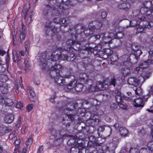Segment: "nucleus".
<instances>
[{
    "instance_id": "72a5a7b5",
    "label": "nucleus",
    "mask_w": 153,
    "mask_h": 153,
    "mask_svg": "<svg viewBox=\"0 0 153 153\" xmlns=\"http://www.w3.org/2000/svg\"><path fill=\"white\" fill-rule=\"evenodd\" d=\"M150 151L146 148H142L140 150V153H150Z\"/></svg>"
},
{
    "instance_id": "09e8293b",
    "label": "nucleus",
    "mask_w": 153,
    "mask_h": 153,
    "mask_svg": "<svg viewBox=\"0 0 153 153\" xmlns=\"http://www.w3.org/2000/svg\"><path fill=\"white\" fill-rule=\"evenodd\" d=\"M21 123V119L20 117H19L17 120V122L16 123V126L17 127H19L20 126Z\"/></svg>"
},
{
    "instance_id": "052dcab7",
    "label": "nucleus",
    "mask_w": 153,
    "mask_h": 153,
    "mask_svg": "<svg viewBox=\"0 0 153 153\" xmlns=\"http://www.w3.org/2000/svg\"><path fill=\"white\" fill-rule=\"evenodd\" d=\"M67 117L70 118V120H72L74 119V117L73 115L71 114H67Z\"/></svg>"
},
{
    "instance_id": "864d4df0",
    "label": "nucleus",
    "mask_w": 153,
    "mask_h": 153,
    "mask_svg": "<svg viewBox=\"0 0 153 153\" xmlns=\"http://www.w3.org/2000/svg\"><path fill=\"white\" fill-rule=\"evenodd\" d=\"M28 59L26 58L25 60L24 64L27 68L30 66L29 64L28 63Z\"/></svg>"
},
{
    "instance_id": "1a4fd4ad",
    "label": "nucleus",
    "mask_w": 153,
    "mask_h": 153,
    "mask_svg": "<svg viewBox=\"0 0 153 153\" xmlns=\"http://www.w3.org/2000/svg\"><path fill=\"white\" fill-rule=\"evenodd\" d=\"M76 82L74 81L71 82L67 85V88L69 89H71L73 88L76 91L79 92L82 90L83 88V85L81 84H77L76 85Z\"/></svg>"
},
{
    "instance_id": "49530a36",
    "label": "nucleus",
    "mask_w": 153,
    "mask_h": 153,
    "mask_svg": "<svg viewBox=\"0 0 153 153\" xmlns=\"http://www.w3.org/2000/svg\"><path fill=\"white\" fill-rule=\"evenodd\" d=\"M117 107V105L114 103L112 104L110 106V108L111 110H115Z\"/></svg>"
},
{
    "instance_id": "c85d7f7f",
    "label": "nucleus",
    "mask_w": 153,
    "mask_h": 153,
    "mask_svg": "<svg viewBox=\"0 0 153 153\" xmlns=\"http://www.w3.org/2000/svg\"><path fill=\"white\" fill-rule=\"evenodd\" d=\"M130 153H140V150L138 149L134 146H132L130 148Z\"/></svg>"
},
{
    "instance_id": "4d7b16f0",
    "label": "nucleus",
    "mask_w": 153,
    "mask_h": 153,
    "mask_svg": "<svg viewBox=\"0 0 153 153\" xmlns=\"http://www.w3.org/2000/svg\"><path fill=\"white\" fill-rule=\"evenodd\" d=\"M150 124L152 125V129L151 131V135L152 137V139H153V121H152Z\"/></svg>"
},
{
    "instance_id": "423d86ee",
    "label": "nucleus",
    "mask_w": 153,
    "mask_h": 153,
    "mask_svg": "<svg viewBox=\"0 0 153 153\" xmlns=\"http://www.w3.org/2000/svg\"><path fill=\"white\" fill-rule=\"evenodd\" d=\"M116 85V80L114 79H111L109 81V83H107L106 79H105L104 83L101 82H99L97 83L96 86V89H97V90H104L105 89V88L104 87L105 86L107 85V86L113 85L115 87V85Z\"/></svg>"
},
{
    "instance_id": "dca6fc26",
    "label": "nucleus",
    "mask_w": 153,
    "mask_h": 153,
    "mask_svg": "<svg viewBox=\"0 0 153 153\" xmlns=\"http://www.w3.org/2000/svg\"><path fill=\"white\" fill-rule=\"evenodd\" d=\"M14 119V116L12 114H7L4 118L5 122L7 123H9L12 122Z\"/></svg>"
},
{
    "instance_id": "79ce46f5",
    "label": "nucleus",
    "mask_w": 153,
    "mask_h": 153,
    "mask_svg": "<svg viewBox=\"0 0 153 153\" xmlns=\"http://www.w3.org/2000/svg\"><path fill=\"white\" fill-rule=\"evenodd\" d=\"M33 105L32 104H29L27 107V109L28 111L30 112L33 108Z\"/></svg>"
},
{
    "instance_id": "20e7f679",
    "label": "nucleus",
    "mask_w": 153,
    "mask_h": 153,
    "mask_svg": "<svg viewBox=\"0 0 153 153\" xmlns=\"http://www.w3.org/2000/svg\"><path fill=\"white\" fill-rule=\"evenodd\" d=\"M144 81V79L142 76L139 78L137 79L134 77L129 78L128 80V83L130 85H133L135 87L139 86V87L135 90V92L136 94L140 95L141 94L142 90L140 87Z\"/></svg>"
},
{
    "instance_id": "6ab92c4d",
    "label": "nucleus",
    "mask_w": 153,
    "mask_h": 153,
    "mask_svg": "<svg viewBox=\"0 0 153 153\" xmlns=\"http://www.w3.org/2000/svg\"><path fill=\"white\" fill-rule=\"evenodd\" d=\"M0 90L3 94L7 93L8 92V85L6 83L0 85Z\"/></svg>"
},
{
    "instance_id": "4468645a",
    "label": "nucleus",
    "mask_w": 153,
    "mask_h": 153,
    "mask_svg": "<svg viewBox=\"0 0 153 153\" xmlns=\"http://www.w3.org/2000/svg\"><path fill=\"white\" fill-rule=\"evenodd\" d=\"M149 58L151 59H149L148 60L145 61H142L140 63V67L141 68H144L147 67V65H149L152 63L153 59H152L150 58Z\"/></svg>"
},
{
    "instance_id": "473e14b6",
    "label": "nucleus",
    "mask_w": 153,
    "mask_h": 153,
    "mask_svg": "<svg viewBox=\"0 0 153 153\" xmlns=\"http://www.w3.org/2000/svg\"><path fill=\"white\" fill-rule=\"evenodd\" d=\"M78 29L76 31V33H77L78 35L82 33L81 32V30H83L85 28H86L85 26H83L81 27L79 25H78Z\"/></svg>"
},
{
    "instance_id": "603ef678",
    "label": "nucleus",
    "mask_w": 153,
    "mask_h": 153,
    "mask_svg": "<svg viewBox=\"0 0 153 153\" xmlns=\"http://www.w3.org/2000/svg\"><path fill=\"white\" fill-rule=\"evenodd\" d=\"M70 61H73L74 59H75L76 56L73 53H71L70 54Z\"/></svg>"
},
{
    "instance_id": "0eeeda50",
    "label": "nucleus",
    "mask_w": 153,
    "mask_h": 153,
    "mask_svg": "<svg viewBox=\"0 0 153 153\" xmlns=\"http://www.w3.org/2000/svg\"><path fill=\"white\" fill-rule=\"evenodd\" d=\"M51 22L48 20L46 23V27H48L46 30V33L48 35H50L52 36L56 34L57 32V28L56 27L51 26Z\"/></svg>"
},
{
    "instance_id": "393cba45",
    "label": "nucleus",
    "mask_w": 153,
    "mask_h": 153,
    "mask_svg": "<svg viewBox=\"0 0 153 153\" xmlns=\"http://www.w3.org/2000/svg\"><path fill=\"white\" fill-rule=\"evenodd\" d=\"M30 7V4L29 2L27 3L23 7L22 12L25 13V16H26V14L27 12Z\"/></svg>"
},
{
    "instance_id": "7c9ffc66",
    "label": "nucleus",
    "mask_w": 153,
    "mask_h": 153,
    "mask_svg": "<svg viewBox=\"0 0 153 153\" xmlns=\"http://www.w3.org/2000/svg\"><path fill=\"white\" fill-rule=\"evenodd\" d=\"M26 35V32L24 31H22L20 35V37L21 39V43H22L23 40H24Z\"/></svg>"
},
{
    "instance_id": "4be33fe9",
    "label": "nucleus",
    "mask_w": 153,
    "mask_h": 153,
    "mask_svg": "<svg viewBox=\"0 0 153 153\" xmlns=\"http://www.w3.org/2000/svg\"><path fill=\"white\" fill-rule=\"evenodd\" d=\"M107 35L105 34L102 33L101 34V37L102 39V43L105 44L109 43L111 41V39L108 37Z\"/></svg>"
},
{
    "instance_id": "ea45409f",
    "label": "nucleus",
    "mask_w": 153,
    "mask_h": 153,
    "mask_svg": "<svg viewBox=\"0 0 153 153\" xmlns=\"http://www.w3.org/2000/svg\"><path fill=\"white\" fill-rule=\"evenodd\" d=\"M20 143V140L19 137H16V140L15 141V146H18L19 147V145Z\"/></svg>"
},
{
    "instance_id": "a18cd8bd",
    "label": "nucleus",
    "mask_w": 153,
    "mask_h": 153,
    "mask_svg": "<svg viewBox=\"0 0 153 153\" xmlns=\"http://www.w3.org/2000/svg\"><path fill=\"white\" fill-rule=\"evenodd\" d=\"M51 133L54 137H57V134H59V132L54 129H53L51 131Z\"/></svg>"
},
{
    "instance_id": "5701e85b",
    "label": "nucleus",
    "mask_w": 153,
    "mask_h": 153,
    "mask_svg": "<svg viewBox=\"0 0 153 153\" xmlns=\"http://www.w3.org/2000/svg\"><path fill=\"white\" fill-rule=\"evenodd\" d=\"M91 23H90L89 24V29H85L83 33V34H85L86 36H89L92 33L93 29L92 28Z\"/></svg>"
},
{
    "instance_id": "37998d69",
    "label": "nucleus",
    "mask_w": 153,
    "mask_h": 153,
    "mask_svg": "<svg viewBox=\"0 0 153 153\" xmlns=\"http://www.w3.org/2000/svg\"><path fill=\"white\" fill-rule=\"evenodd\" d=\"M16 107L19 108H21L23 107V105L22 102L21 101H19L17 102L16 105Z\"/></svg>"
},
{
    "instance_id": "f257e3e1",
    "label": "nucleus",
    "mask_w": 153,
    "mask_h": 153,
    "mask_svg": "<svg viewBox=\"0 0 153 153\" xmlns=\"http://www.w3.org/2000/svg\"><path fill=\"white\" fill-rule=\"evenodd\" d=\"M149 9L145 7L142 8L140 12L139 10L133 11V16L134 19L129 21L130 25L131 26H136L137 27V33H139L143 31L144 28H149L153 26V22H149L145 21L143 23V25L141 26L139 25L140 22L145 19V17L142 16V14L144 15H148L149 14H148Z\"/></svg>"
},
{
    "instance_id": "a878e982",
    "label": "nucleus",
    "mask_w": 153,
    "mask_h": 153,
    "mask_svg": "<svg viewBox=\"0 0 153 153\" xmlns=\"http://www.w3.org/2000/svg\"><path fill=\"white\" fill-rule=\"evenodd\" d=\"M142 53V51L139 49L138 50L134 52V55L135 56V58L136 60V63L137 62L138 59L139 58V56L140 55H141Z\"/></svg>"
},
{
    "instance_id": "774afa93",
    "label": "nucleus",
    "mask_w": 153,
    "mask_h": 153,
    "mask_svg": "<svg viewBox=\"0 0 153 153\" xmlns=\"http://www.w3.org/2000/svg\"><path fill=\"white\" fill-rule=\"evenodd\" d=\"M119 126V124L118 123H115L113 126V127L115 129H117L118 128Z\"/></svg>"
},
{
    "instance_id": "c9c22d12",
    "label": "nucleus",
    "mask_w": 153,
    "mask_h": 153,
    "mask_svg": "<svg viewBox=\"0 0 153 153\" xmlns=\"http://www.w3.org/2000/svg\"><path fill=\"white\" fill-rule=\"evenodd\" d=\"M116 39H120L124 36L123 33L122 32H119L116 33Z\"/></svg>"
},
{
    "instance_id": "6e6552de",
    "label": "nucleus",
    "mask_w": 153,
    "mask_h": 153,
    "mask_svg": "<svg viewBox=\"0 0 153 153\" xmlns=\"http://www.w3.org/2000/svg\"><path fill=\"white\" fill-rule=\"evenodd\" d=\"M80 139L76 136H71L67 142L68 144L72 147H76L80 144V143L78 142Z\"/></svg>"
},
{
    "instance_id": "cd10ccee",
    "label": "nucleus",
    "mask_w": 153,
    "mask_h": 153,
    "mask_svg": "<svg viewBox=\"0 0 153 153\" xmlns=\"http://www.w3.org/2000/svg\"><path fill=\"white\" fill-rule=\"evenodd\" d=\"M33 143L32 137L31 135L28 138L26 142V145L27 147H30Z\"/></svg>"
},
{
    "instance_id": "c756f323",
    "label": "nucleus",
    "mask_w": 153,
    "mask_h": 153,
    "mask_svg": "<svg viewBox=\"0 0 153 153\" xmlns=\"http://www.w3.org/2000/svg\"><path fill=\"white\" fill-rule=\"evenodd\" d=\"M82 51H90L91 52H93L94 50H96V47L94 48L89 47H86L82 48Z\"/></svg>"
},
{
    "instance_id": "f03ea898",
    "label": "nucleus",
    "mask_w": 153,
    "mask_h": 153,
    "mask_svg": "<svg viewBox=\"0 0 153 153\" xmlns=\"http://www.w3.org/2000/svg\"><path fill=\"white\" fill-rule=\"evenodd\" d=\"M51 67L50 70V74L54 78L55 83L59 86L66 85L65 80L59 74V72L62 66L60 65H55L49 66Z\"/></svg>"
},
{
    "instance_id": "f704fd0d",
    "label": "nucleus",
    "mask_w": 153,
    "mask_h": 153,
    "mask_svg": "<svg viewBox=\"0 0 153 153\" xmlns=\"http://www.w3.org/2000/svg\"><path fill=\"white\" fill-rule=\"evenodd\" d=\"M132 49L134 51V52L139 50V47L136 44H133L131 45Z\"/></svg>"
},
{
    "instance_id": "a211bd4d",
    "label": "nucleus",
    "mask_w": 153,
    "mask_h": 153,
    "mask_svg": "<svg viewBox=\"0 0 153 153\" xmlns=\"http://www.w3.org/2000/svg\"><path fill=\"white\" fill-rule=\"evenodd\" d=\"M1 105L0 106H1L2 105H4L5 106H10L13 105V102L12 100L11 99H7L4 100L3 99V100L2 102H1Z\"/></svg>"
},
{
    "instance_id": "e433bc0d",
    "label": "nucleus",
    "mask_w": 153,
    "mask_h": 153,
    "mask_svg": "<svg viewBox=\"0 0 153 153\" xmlns=\"http://www.w3.org/2000/svg\"><path fill=\"white\" fill-rule=\"evenodd\" d=\"M111 60L113 62H116L118 58L116 55L113 54L110 57Z\"/></svg>"
},
{
    "instance_id": "2eb2a0df",
    "label": "nucleus",
    "mask_w": 153,
    "mask_h": 153,
    "mask_svg": "<svg viewBox=\"0 0 153 153\" xmlns=\"http://www.w3.org/2000/svg\"><path fill=\"white\" fill-rule=\"evenodd\" d=\"M134 106L136 107H143V106L144 103L143 99L141 98H139L134 101Z\"/></svg>"
},
{
    "instance_id": "7ed1b4c3",
    "label": "nucleus",
    "mask_w": 153,
    "mask_h": 153,
    "mask_svg": "<svg viewBox=\"0 0 153 153\" xmlns=\"http://www.w3.org/2000/svg\"><path fill=\"white\" fill-rule=\"evenodd\" d=\"M55 52H53L52 53L50 59H49L48 61L46 62L45 61L44 63H43V61H41L42 65L43 66V69H45V67L48 66H51V65L54 66L55 65H59L56 64V62L58 60H64L65 61H68V56L64 54H61L60 53H57L55 54ZM44 62V61H43Z\"/></svg>"
},
{
    "instance_id": "9b49d317",
    "label": "nucleus",
    "mask_w": 153,
    "mask_h": 153,
    "mask_svg": "<svg viewBox=\"0 0 153 153\" xmlns=\"http://www.w3.org/2000/svg\"><path fill=\"white\" fill-rule=\"evenodd\" d=\"M77 79L85 84H87L89 83H91L92 82L91 80L88 79V76L85 74H80Z\"/></svg>"
},
{
    "instance_id": "b1692460",
    "label": "nucleus",
    "mask_w": 153,
    "mask_h": 153,
    "mask_svg": "<svg viewBox=\"0 0 153 153\" xmlns=\"http://www.w3.org/2000/svg\"><path fill=\"white\" fill-rule=\"evenodd\" d=\"M66 43L67 44L69 45L70 47H71L72 45L74 46L78 44L79 46L78 47L79 48L80 42H79L73 41L71 40H70L67 41Z\"/></svg>"
},
{
    "instance_id": "bb28decb",
    "label": "nucleus",
    "mask_w": 153,
    "mask_h": 153,
    "mask_svg": "<svg viewBox=\"0 0 153 153\" xmlns=\"http://www.w3.org/2000/svg\"><path fill=\"white\" fill-rule=\"evenodd\" d=\"M115 92L116 93L115 98L117 101L118 102H120L121 101L122 98L121 93L117 90L115 91Z\"/></svg>"
},
{
    "instance_id": "aec40b11",
    "label": "nucleus",
    "mask_w": 153,
    "mask_h": 153,
    "mask_svg": "<svg viewBox=\"0 0 153 153\" xmlns=\"http://www.w3.org/2000/svg\"><path fill=\"white\" fill-rule=\"evenodd\" d=\"M119 132L122 136H126L128 134V130L123 127H120L119 128Z\"/></svg>"
},
{
    "instance_id": "39448f33",
    "label": "nucleus",
    "mask_w": 153,
    "mask_h": 153,
    "mask_svg": "<svg viewBox=\"0 0 153 153\" xmlns=\"http://www.w3.org/2000/svg\"><path fill=\"white\" fill-rule=\"evenodd\" d=\"M122 58L125 59V61L123 63L124 66V73L126 75L128 74L131 70L132 69V64L130 62V59L129 58V56L126 54L123 56Z\"/></svg>"
},
{
    "instance_id": "ddd939ff",
    "label": "nucleus",
    "mask_w": 153,
    "mask_h": 153,
    "mask_svg": "<svg viewBox=\"0 0 153 153\" xmlns=\"http://www.w3.org/2000/svg\"><path fill=\"white\" fill-rule=\"evenodd\" d=\"M51 10L52 9L48 7H46V8L44 10L43 13L45 18L49 19L52 17V16L50 14Z\"/></svg>"
},
{
    "instance_id": "bf43d9fd",
    "label": "nucleus",
    "mask_w": 153,
    "mask_h": 153,
    "mask_svg": "<svg viewBox=\"0 0 153 153\" xmlns=\"http://www.w3.org/2000/svg\"><path fill=\"white\" fill-rule=\"evenodd\" d=\"M55 97L54 96H52L50 99V101L53 103H54L55 102L54 101V99Z\"/></svg>"
},
{
    "instance_id": "680f3d73",
    "label": "nucleus",
    "mask_w": 153,
    "mask_h": 153,
    "mask_svg": "<svg viewBox=\"0 0 153 153\" xmlns=\"http://www.w3.org/2000/svg\"><path fill=\"white\" fill-rule=\"evenodd\" d=\"M59 19L58 18H55L53 19V22L56 23H59Z\"/></svg>"
},
{
    "instance_id": "9d476101",
    "label": "nucleus",
    "mask_w": 153,
    "mask_h": 153,
    "mask_svg": "<svg viewBox=\"0 0 153 153\" xmlns=\"http://www.w3.org/2000/svg\"><path fill=\"white\" fill-rule=\"evenodd\" d=\"M117 7L119 9L128 10L130 8V5L126 1H121L117 3Z\"/></svg>"
},
{
    "instance_id": "338daca9",
    "label": "nucleus",
    "mask_w": 153,
    "mask_h": 153,
    "mask_svg": "<svg viewBox=\"0 0 153 153\" xmlns=\"http://www.w3.org/2000/svg\"><path fill=\"white\" fill-rule=\"evenodd\" d=\"M6 53V52L3 50H0V55L3 56Z\"/></svg>"
},
{
    "instance_id": "4c0bfd02",
    "label": "nucleus",
    "mask_w": 153,
    "mask_h": 153,
    "mask_svg": "<svg viewBox=\"0 0 153 153\" xmlns=\"http://www.w3.org/2000/svg\"><path fill=\"white\" fill-rule=\"evenodd\" d=\"M107 36H108V37L111 39V40L113 39H116V34H114L113 33H109V35H107Z\"/></svg>"
},
{
    "instance_id": "5fc2aeb1",
    "label": "nucleus",
    "mask_w": 153,
    "mask_h": 153,
    "mask_svg": "<svg viewBox=\"0 0 153 153\" xmlns=\"http://www.w3.org/2000/svg\"><path fill=\"white\" fill-rule=\"evenodd\" d=\"M70 111H71L70 109H69V108H66L64 110V113L65 114L67 115Z\"/></svg>"
},
{
    "instance_id": "c03bdc74",
    "label": "nucleus",
    "mask_w": 153,
    "mask_h": 153,
    "mask_svg": "<svg viewBox=\"0 0 153 153\" xmlns=\"http://www.w3.org/2000/svg\"><path fill=\"white\" fill-rule=\"evenodd\" d=\"M19 149L20 147H19L18 146H15V148L13 150V153H20Z\"/></svg>"
},
{
    "instance_id": "f3484780",
    "label": "nucleus",
    "mask_w": 153,
    "mask_h": 153,
    "mask_svg": "<svg viewBox=\"0 0 153 153\" xmlns=\"http://www.w3.org/2000/svg\"><path fill=\"white\" fill-rule=\"evenodd\" d=\"M91 23L92 24V28L93 30L95 29H99L102 25V23L99 21H94Z\"/></svg>"
},
{
    "instance_id": "69168bd1",
    "label": "nucleus",
    "mask_w": 153,
    "mask_h": 153,
    "mask_svg": "<svg viewBox=\"0 0 153 153\" xmlns=\"http://www.w3.org/2000/svg\"><path fill=\"white\" fill-rule=\"evenodd\" d=\"M34 14V13L33 12H31L30 15V16L28 18V19L30 22L31 21V15H33Z\"/></svg>"
},
{
    "instance_id": "3c124183",
    "label": "nucleus",
    "mask_w": 153,
    "mask_h": 153,
    "mask_svg": "<svg viewBox=\"0 0 153 153\" xmlns=\"http://www.w3.org/2000/svg\"><path fill=\"white\" fill-rule=\"evenodd\" d=\"M101 37V35H96L94 36H92L91 37V39H95V40L99 39L100 37Z\"/></svg>"
},
{
    "instance_id": "6e6d98bb",
    "label": "nucleus",
    "mask_w": 153,
    "mask_h": 153,
    "mask_svg": "<svg viewBox=\"0 0 153 153\" xmlns=\"http://www.w3.org/2000/svg\"><path fill=\"white\" fill-rule=\"evenodd\" d=\"M149 58H150L152 59H153V51H150L149 52Z\"/></svg>"
},
{
    "instance_id": "2f4dec72",
    "label": "nucleus",
    "mask_w": 153,
    "mask_h": 153,
    "mask_svg": "<svg viewBox=\"0 0 153 153\" xmlns=\"http://www.w3.org/2000/svg\"><path fill=\"white\" fill-rule=\"evenodd\" d=\"M119 107L120 108L123 109H126L127 108V105L125 103L120 102L118 104Z\"/></svg>"
},
{
    "instance_id": "8fccbe9b",
    "label": "nucleus",
    "mask_w": 153,
    "mask_h": 153,
    "mask_svg": "<svg viewBox=\"0 0 153 153\" xmlns=\"http://www.w3.org/2000/svg\"><path fill=\"white\" fill-rule=\"evenodd\" d=\"M34 83L36 85H38L39 84L40 82L38 78H35L34 79Z\"/></svg>"
},
{
    "instance_id": "f8f14e48",
    "label": "nucleus",
    "mask_w": 153,
    "mask_h": 153,
    "mask_svg": "<svg viewBox=\"0 0 153 153\" xmlns=\"http://www.w3.org/2000/svg\"><path fill=\"white\" fill-rule=\"evenodd\" d=\"M83 146L82 143L80 142V144H78L76 147H72L70 149L71 153H79L81 149Z\"/></svg>"
},
{
    "instance_id": "e2e57ef3",
    "label": "nucleus",
    "mask_w": 153,
    "mask_h": 153,
    "mask_svg": "<svg viewBox=\"0 0 153 153\" xmlns=\"http://www.w3.org/2000/svg\"><path fill=\"white\" fill-rule=\"evenodd\" d=\"M59 23L64 24L66 22V19H59Z\"/></svg>"
},
{
    "instance_id": "0e129e2a",
    "label": "nucleus",
    "mask_w": 153,
    "mask_h": 153,
    "mask_svg": "<svg viewBox=\"0 0 153 153\" xmlns=\"http://www.w3.org/2000/svg\"><path fill=\"white\" fill-rule=\"evenodd\" d=\"M43 149V146H40L38 150L37 153H38V152H39V153H41L42 152V151Z\"/></svg>"
},
{
    "instance_id": "de8ad7c7",
    "label": "nucleus",
    "mask_w": 153,
    "mask_h": 153,
    "mask_svg": "<svg viewBox=\"0 0 153 153\" xmlns=\"http://www.w3.org/2000/svg\"><path fill=\"white\" fill-rule=\"evenodd\" d=\"M30 45L29 42L28 41H26L25 42V47L26 48L25 52H28L27 50L29 49V47Z\"/></svg>"
},
{
    "instance_id": "a19ab883",
    "label": "nucleus",
    "mask_w": 153,
    "mask_h": 153,
    "mask_svg": "<svg viewBox=\"0 0 153 153\" xmlns=\"http://www.w3.org/2000/svg\"><path fill=\"white\" fill-rule=\"evenodd\" d=\"M27 125L26 124H25L23 127H22L21 131H22V132L23 134H24L25 132V131L27 130Z\"/></svg>"
},
{
    "instance_id": "58836bf2",
    "label": "nucleus",
    "mask_w": 153,
    "mask_h": 153,
    "mask_svg": "<svg viewBox=\"0 0 153 153\" xmlns=\"http://www.w3.org/2000/svg\"><path fill=\"white\" fill-rule=\"evenodd\" d=\"M105 53H106L107 56H111L113 53V51L109 49H107L105 51Z\"/></svg>"
},
{
    "instance_id": "13d9d810",
    "label": "nucleus",
    "mask_w": 153,
    "mask_h": 153,
    "mask_svg": "<svg viewBox=\"0 0 153 153\" xmlns=\"http://www.w3.org/2000/svg\"><path fill=\"white\" fill-rule=\"evenodd\" d=\"M107 16L106 13L105 12H103L101 13V16L102 18L104 19Z\"/></svg>"
},
{
    "instance_id": "412c9836",
    "label": "nucleus",
    "mask_w": 153,
    "mask_h": 153,
    "mask_svg": "<svg viewBox=\"0 0 153 153\" xmlns=\"http://www.w3.org/2000/svg\"><path fill=\"white\" fill-rule=\"evenodd\" d=\"M28 96L29 98L31 100V98H34L35 96V93L33 89L30 87L28 88Z\"/></svg>"
}]
</instances>
